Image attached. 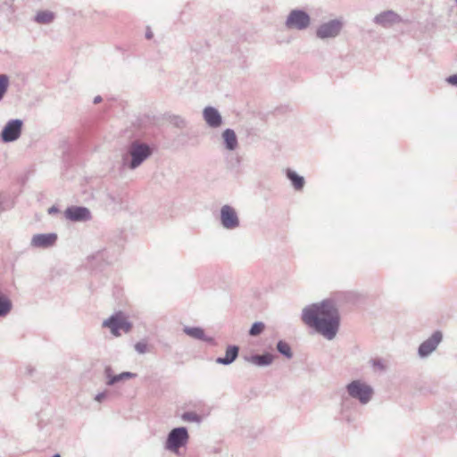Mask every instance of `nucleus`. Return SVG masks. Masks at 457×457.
<instances>
[{
    "instance_id": "33",
    "label": "nucleus",
    "mask_w": 457,
    "mask_h": 457,
    "mask_svg": "<svg viewBox=\"0 0 457 457\" xmlns=\"http://www.w3.org/2000/svg\"><path fill=\"white\" fill-rule=\"evenodd\" d=\"M54 457H61L59 454H55Z\"/></svg>"
},
{
    "instance_id": "8",
    "label": "nucleus",
    "mask_w": 457,
    "mask_h": 457,
    "mask_svg": "<svg viewBox=\"0 0 457 457\" xmlns=\"http://www.w3.org/2000/svg\"><path fill=\"white\" fill-rule=\"evenodd\" d=\"M341 29V23L337 21H331L324 23L317 30V35L320 38L336 37Z\"/></svg>"
},
{
    "instance_id": "22",
    "label": "nucleus",
    "mask_w": 457,
    "mask_h": 457,
    "mask_svg": "<svg viewBox=\"0 0 457 457\" xmlns=\"http://www.w3.org/2000/svg\"><path fill=\"white\" fill-rule=\"evenodd\" d=\"M277 348L282 354L286 355L287 357H291V348L287 343L280 341L278 342Z\"/></svg>"
},
{
    "instance_id": "4",
    "label": "nucleus",
    "mask_w": 457,
    "mask_h": 457,
    "mask_svg": "<svg viewBox=\"0 0 457 457\" xmlns=\"http://www.w3.org/2000/svg\"><path fill=\"white\" fill-rule=\"evenodd\" d=\"M347 390L351 396L358 398L363 403L369 402L372 395V389L360 381L349 384Z\"/></svg>"
},
{
    "instance_id": "31",
    "label": "nucleus",
    "mask_w": 457,
    "mask_h": 457,
    "mask_svg": "<svg viewBox=\"0 0 457 457\" xmlns=\"http://www.w3.org/2000/svg\"><path fill=\"white\" fill-rule=\"evenodd\" d=\"M152 36H153V35H152V33H151V32L146 33V37H147V38H151V37H152Z\"/></svg>"
},
{
    "instance_id": "1",
    "label": "nucleus",
    "mask_w": 457,
    "mask_h": 457,
    "mask_svg": "<svg viewBox=\"0 0 457 457\" xmlns=\"http://www.w3.org/2000/svg\"><path fill=\"white\" fill-rule=\"evenodd\" d=\"M302 319L306 325L314 328L328 339L335 337L340 324L338 311L328 300L304 309Z\"/></svg>"
},
{
    "instance_id": "19",
    "label": "nucleus",
    "mask_w": 457,
    "mask_h": 457,
    "mask_svg": "<svg viewBox=\"0 0 457 457\" xmlns=\"http://www.w3.org/2000/svg\"><path fill=\"white\" fill-rule=\"evenodd\" d=\"M12 304L10 300L0 293V316L7 314L11 310Z\"/></svg>"
},
{
    "instance_id": "25",
    "label": "nucleus",
    "mask_w": 457,
    "mask_h": 457,
    "mask_svg": "<svg viewBox=\"0 0 457 457\" xmlns=\"http://www.w3.org/2000/svg\"><path fill=\"white\" fill-rule=\"evenodd\" d=\"M182 419L185 421L199 422L201 420V418L195 412H186L182 415Z\"/></svg>"
},
{
    "instance_id": "23",
    "label": "nucleus",
    "mask_w": 457,
    "mask_h": 457,
    "mask_svg": "<svg viewBox=\"0 0 457 457\" xmlns=\"http://www.w3.org/2000/svg\"><path fill=\"white\" fill-rule=\"evenodd\" d=\"M9 80L7 76L0 75V100L5 94L8 87Z\"/></svg>"
},
{
    "instance_id": "24",
    "label": "nucleus",
    "mask_w": 457,
    "mask_h": 457,
    "mask_svg": "<svg viewBox=\"0 0 457 457\" xmlns=\"http://www.w3.org/2000/svg\"><path fill=\"white\" fill-rule=\"evenodd\" d=\"M263 329L264 324L262 322H256L252 326L249 333L251 336H258L263 331Z\"/></svg>"
},
{
    "instance_id": "32",
    "label": "nucleus",
    "mask_w": 457,
    "mask_h": 457,
    "mask_svg": "<svg viewBox=\"0 0 457 457\" xmlns=\"http://www.w3.org/2000/svg\"><path fill=\"white\" fill-rule=\"evenodd\" d=\"M56 212V210H55L54 207H52V208H50V209H49V212H50V213H51V212Z\"/></svg>"
},
{
    "instance_id": "26",
    "label": "nucleus",
    "mask_w": 457,
    "mask_h": 457,
    "mask_svg": "<svg viewBox=\"0 0 457 457\" xmlns=\"http://www.w3.org/2000/svg\"><path fill=\"white\" fill-rule=\"evenodd\" d=\"M134 375L129 373V372H124V373H121L120 375L117 376V377H113L112 378L110 379L109 381V384H113L120 379H122L123 378H132Z\"/></svg>"
},
{
    "instance_id": "29",
    "label": "nucleus",
    "mask_w": 457,
    "mask_h": 457,
    "mask_svg": "<svg viewBox=\"0 0 457 457\" xmlns=\"http://www.w3.org/2000/svg\"><path fill=\"white\" fill-rule=\"evenodd\" d=\"M104 397V395L103 394H99V395H96V400L99 402V401H101Z\"/></svg>"
},
{
    "instance_id": "14",
    "label": "nucleus",
    "mask_w": 457,
    "mask_h": 457,
    "mask_svg": "<svg viewBox=\"0 0 457 457\" xmlns=\"http://www.w3.org/2000/svg\"><path fill=\"white\" fill-rule=\"evenodd\" d=\"M376 21L383 26H390L400 21V17L394 12H385L376 17Z\"/></svg>"
},
{
    "instance_id": "3",
    "label": "nucleus",
    "mask_w": 457,
    "mask_h": 457,
    "mask_svg": "<svg viewBox=\"0 0 457 457\" xmlns=\"http://www.w3.org/2000/svg\"><path fill=\"white\" fill-rule=\"evenodd\" d=\"M104 327H107L111 329L112 333L115 337L120 335V330L129 332L131 328V325L121 312L116 313L112 316L109 320L104 321Z\"/></svg>"
},
{
    "instance_id": "10",
    "label": "nucleus",
    "mask_w": 457,
    "mask_h": 457,
    "mask_svg": "<svg viewBox=\"0 0 457 457\" xmlns=\"http://www.w3.org/2000/svg\"><path fill=\"white\" fill-rule=\"evenodd\" d=\"M442 339V335L440 332H436L432 335L430 338L421 344L419 349V353L421 356H426L433 352L436 345Z\"/></svg>"
},
{
    "instance_id": "16",
    "label": "nucleus",
    "mask_w": 457,
    "mask_h": 457,
    "mask_svg": "<svg viewBox=\"0 0 457 457\" xmlns=\"http://www.w3.org/2000/svg\"><path fill=\"white\" fill-rule=\"evenodd\" d=\"M237 353L238 348L237 346H229L226 351V356L224 358H219L217 361L222 364H228L237 358Z\"/></svg>"
},
{
    "instance_id": "21",
    "label": "nucleus",
    "mask_w": 457,
    "mask_h": 457,
    "mask_svg": "<svg viewBox=\"0 0 457 457\" xmlns=\"http://www.w3.org/2000/svg\"><path fill=\"white\" fill-rule=\"evenodd\" d=\"M184 332L191 337L202 339L204 336V332L200 328H185Z\"/></svg>"
},
{
    "instance_id": "30",
    "label": "nucleus",
    "mask_w": 457,
    "mask_h": 457,
    "mask_svg": "<svg viewBox=\"0 0 457 457\" xmlns=\"http://www.w3.org/2000/svg\"><path fill=\"white\" fill-rule=\"evenodd\" d=\"M101 100H102V99H101V97H100V96H96V97L95 98V100H94V103H95V104L100 103V102H101Z\"/></svg>"
},
{
    "instance_id": "28",
    "label": "nucleus",
    "mask_w": 457,
    "mask_h": 457,
    "mask_svg": "<svg viewBox=\"0 0 457 457\" xmlns=\"http://www.w3.org/2000/svg\"><path fill=\"white\" fill-rule=\"evenodd\" d=\"M447 82L453 86H457V74L448 77Z\"/></svg>"
},
{
    "instance_id": "6",
    "label": "nucleus",
    "mask_w": 457,
    "mask_h": 457,
    "mask_svg": "<svg viewBox=\"0 0 457 457\" xmlns=\"http://www.w3.org/2000/svg\"><path fill=\"white\" fill-rule=\"evenodd\" d=\"M130 154L131 168H136L151 154V149L147 145L134 142L130 146Z\"/></svg>"
},
{
    "instance_id": "2",
    "label": "nucleus",
    "mask_w": 457,
    "mask_h": 457,
    "mask_svg": "<svg viewBox=\"0 0 457 457\" xmlns=\"http://www.w3.org/2000/svg\"><path fill=\"white\" fill-rule=\"evenodd\" d=\"M188 439V434L185 428H174L169 434L166 447L167 449L178 452L179 448L185 445Z\"/></svg>"
},
{
    "instance_id": "5",
    "label": "nucleus",
    "mask_w": 457,
    "mask_h": 457,
    "mask_svg": "<svg viewBox=\"0 0 457 457\" xmlns=\"http://www.w3.org/2000/svg\"><path fill=\"white\" fill-rule=\"evenodd\" d=\"M310 24L309 15L299 10L292 11L286 21V25L288 29H304Z\"/></svg>"
},
{
    "instance_id": "12",
    "label": "nucleus",
    "mask_w": 457,
    "mask_h": 457,
    "mask_svg": "<svg viewBox=\"0 0 457 457\" xmlns=\"http://www.w3.org/2000/svg\"><path fill=\"white\" fill-rule=\"evenodd\" d=\"M57 239L55 234H37L32 237L31 245L35 247H49L52 246Z\"/></svg>"
},
{
    "instance_id": "27",
    "label": "nucleus",
    "mask_w": 457,
    "mask_h": 457,
    "mask_svg": "<svg viewBox=\"0 0 457 457\" xmlns=\"http://www.w3.org/2000/svg\"><path fill=\"white\" fill-rule=\"evenodd\" d=\"M135 348L139 353H144L147 351V344L145 342H138L136 344Z\"/></svg>"
},
{
    "instance_id": "17",
    "label": "nucleus",
    "mask_w": 457,
    "mask_h": 457,
    "mask_svg": "<svg viewBox=\"0 0 457 457\" xmlns=\"http://www.w3.org/2000/svg\"><path fill=\"white\" fill-rule=\"evenodd\" d=\"M250 361L258 366L268 365L272 361L270 354L254 355L250 358Z\"/></svg>"
},
{
    "instance_id": "9",
    "label": "nucleus",
    "mask_w": 457,
    "mask_h": 457,
    "mask_svg": "<svg viewBox=\"0 0 457 457\" xmlns=\"http://www.w3.org/2000/svg\"><path fill=\"white\" fill-rule=\"evenodd\" d=\"M221 222L227 228H233L238 225V219L236 212L230 206L225 205L221 208Z\"/></svg>"
},
{
    "instance_id": "13",
    "label": "nucleus",
    "mask_w": 457,
    "mask_h": 457,
    "mask_svg": "<svg viewBox=\"0 0 457 457\" xmlns=\"http://www.w3.org/2000/svg\"><path fill=\"white\" fill-rule=\"evenodd\" d=\"M205 121L211 127H219L221 124V117L218 111L212 107H207L204 111Z\"/></svg>"
},
{
    "instance_id": "20",
    "label": "nucleus",
    "mask_w": 457,
    "mask_h": 457,
    "mask_svg": "<svg viewBox=\"0 0 457 457\" xmlns=\"http://www.w3.org/2000/svg\"><path fill=\"white\" fill-rule=\"evenodd\" d=\"M54 13L49 11L39 12L36 16L38 23H49L54 20Z\"/></svg>"
},
{
    "instance_id": "11",
    "label": "nucleus",
    "mask_w": 457,
    "mask_h": 457,
    "mask_svg": "<svg viewBox=\"0 0 457 457\" xmlns=\"http://www.w3.org/2000/svg\"><path fill=\"white\" fill-rule=\"evenodd\" d=\"M65 216L71 220L80 221L88 220L90 212L85 207H71L65 211Z\"/></svg>"
},
{
    "instance_id": "15",
    "label": "nucleus",
    "mask_w": 457,
    "mask_h": 457,
    "mask_svg": "<svg viewBox=\"0 0 457 457\" xmlns=\"http://www.w3.org/2000/svg\"><path fill=\"white\" fill-rule=\"evenodd\" d=\"M222 136L226 143L227 148L229 150L235 149L237 145L235 132L232 129H226L223 132Z\"/></svg>"
},
{
    "instance_id": "18",
    "label": "nucleus",
    "mask_w": 457,
    "mask_h": 457,
    "mask_svg": "<svg viewBox=\"0 0 457 457\" xmlns=\"http://www.w3.org/2000/svg\"><path fill=\"white\" fill-rule=\"evenodd\" d=\"M287 178L292 181L295 189H301L303 187L304 180L303 177L298 176L295 171L288 170Z\"/></svg>"
},
{
    "instance_id": "7",
    "label": "nucleus",
    "mask_w": 457,
    "mask_h": 457,
    "mask_svg": "<svg viewBox=\"0 0 457 457\" xmlns=\"http://www.w3.org/2000/svg\"><path fill=\"white\" fill-rule=\"evenodd\" d=\"M21 121L14 120L7 123L2 132V138L5 142H10L17 139L21 135Z\"/></svg>"
}]
</instances>
